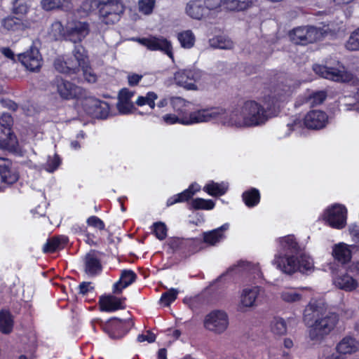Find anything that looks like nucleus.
Segmentation results:
<instances>
[{
    "instance_id": "obj_53",
    "label": "nucleus",
    "mask_w": 359,
    "mask_h": 359,
    "mask_svg": "<svg viewBox=\"0 0 359 359\" xmlns=\"http://www.w3.org/2000/svg\"><path fill=\"white\" fill-rule=\"evenodd\" d=\"M155 3L156 0H140L139 10L142 13L149 15L152 13Z\"/></svg>"
},
{
    "instance_id": "obj_59",
    "label": "nucleus",
    "mask_w": 359,
    "mask_h": 359,
    "mask_svg": "<svg viewBox=\"0 0 359 359\" xmlns=\"http://www.w3.org/2000/svg\"><path fill=\"white\" fill-rule=\"evenodd\" d=\"M134 95L135 91L130 90L127 88H123L118 92V101L131 102V99Z\"/></svg>"
},
{
    "instance_id": "obj_60",
    "label": "nucleus",
    "mask_w": 359,
    "mask_h": 359,
    "mask_svg": "<svg viewBox=\"0 0 359 359\" xmlns=\"http://www.w3.org/2000/svg\"><path fill=\"white\" fill-rule=\"evenodd\" d=\"M83 71V76L85 79L89 83H95L97 81V76L92 71V69L89 67L88 64H86V67L81 68Z\"/></svg>"
},
{
    "instance_id": "obj_42",
    "label": "nucleus",
    "mask_w": 359,
    "mask_h": 359,
    "mask_svg": "<svg viewBox=\"0 0 359 359\" xmlns=\"http://www.w3.org/2000/svg\"><path fill=\"white\" fill-rule=\"evenodd\" d=\"M29 0H14L12 4V13L17 15H25L29 10Z\"/></svg>"
},
{
    "instance_id": "obj_19",
    "label": "nucleus",
    "mask_w": 359,
    "mask_h": 359,
    "mask_svg": "<svg viewBox=\"0 0 359 359\" xmlns=\"http://www.w3.org/2000/svg\"><path fill=\"white\" fill-rule=\"evenodd\" d=\"M327 122V114L321 110H311L304 118V126L312 130L322 129L326 126Z\"/></svg>"
},
{
    "instance_id": "obj_54",
    "label": "nucleus",
    "mask_w": 359,
    "mask_h": 359,
    "mask_svg": "<svg viewBox=\"0 0 359 359\" xmlns=\"http://www.w3.org/2000/svg\"><path fill=\"white\" fill-rule=\"evenodd\" d=\"M82 50H84L82 46H76L73 51V57L76 58L79 63L81 65V68L86 67V64H88V59L86 55H85Z\"/></svg>"
},
{
    "instance_id": "obj_47",
    "label": "nucleus",
    "mask_w": 359,
    "mask_h": 359,
    "mask_svg": "<svg viewBox=\"0 0 359 359\" xmlns=\"http://www.w3.org/2000/svg\"><path fill=\"white\" fill-rule=\"evenodd\" d=\"M137 278V274L130 269H124L121 271L119 280L124 283L125 287H128L134 282Z\"/></svg>"
},
{
    "instance_id": "obj_56",
    "label": "nucleus",
    "mask_w": 359,
    "mask_h": 359,
    "mask_svg": "<svg viewBox=\"0 0 359 359\" xmlns=\"http://www.w3.org/2000/svg\"><path fill=\"white\" fill-rule=\"evenodd\" d=\"M202 2L211 14L212 12L220 11L223 0H202Z\"/></svg>"
},
{
    "instance_id": "obj_28",
    "label": "nucleus",
    "mask_w": 359,
    "mask_h": 359,
    "mask_svg": "<svg viewBox=\"0 0 359 359\" xmlns=\"http://www.w3.org/2000/svg\"><path fill=\"white\" fill-rule=\"evenodd\" d=\"M229 229V224L226 223L213 230L203 233V244L214 246L221 242L224 238V231Z\"/></svg>"
},
{
    "instance_id": "obj_2",
    "label": "nucleus",
    "mask_w": 359,
    "mask_h": 359,
    "mask_svg": "<svg viewBox=\"0 0 359 359\" xmlns=\"http://www.w3.org/2000/svg\"><path fill=\"white\" fill-rule=\"evenodd\" d=\"M262 102V104L255 100H247L244 102L241 114L245 126H262L276 115L279 109V98L276 95H266L263 97Z\"/></svg>"
},
{
    "instance_id": "obj_51",
    "label": "nucleus",
    "mask_w": 359,
    "mask_h": 359,
    "mask_svg": "<svg viewBox=\"0 0 359 359\" xmlns=\"http://www.w3.org/2000/svg\"><path fill=\"white\" fill-rule=\"evenodd\" d=\"M346 47L349 50H359V28L351 33L347 41Z\"/></svg>"
},
{
    "instance_id": "obj_17",
    "label": "nucleus",
    "mask_w": 359,
    "mask_h": 359,
    "mask_svg": "<svg viewBox=\"0 0 359 359\" xmlns=\"http://www.w3.org/2000/svg\"><path fill=\"white\" fill-rule=\"evenodd\" d=\"M138 41L150 50H160L173 59L171 42L163 37L151 36L147 38H140Z\"/></svg>"
},
{
    "instance_id": "obj_4",
    "label": "nucleus",
    "mask_w": 359,
    "mask_h": 359,
    "mask_svg": "<svg viewBox=\"0 0 359 359\" xmlns=\"http://www.w3.org/2000/svg\"><path fill=\"white\" fill-rule=\"evenodd\" d=\"M95 323L110 339L115 340L123 338L135 325L130 318L122 320L116 317H112L105 322L100 318L93 320L94 329Z\"/></svg>"
},
{
    "instance_id": "obj_64",
    "label": "nucleus",
    "mask_w": 359,
    "mask_h": 359,
    "mask_svg": "<svg viewBox=\"0 0 359 359\" xmlns=\"http://www.w3.org/2000/svg\"><path fill=\"white\" fill-rule=\"evenodd\" d=\"M143 76L141 74L133 73L128 76V85L131 87L136 86L142 80Z\"/></svg>"
},
{
    "instance_id": "obj_36",
    "label": "nucleus",
    "mask_w": 359,
    "mask_h": 359,
    "mask_svg": "<svg viewBox=\"0 0 359 359\" xmlns=\"http://www.w3.org/2000/svg\"><path fill=\"white\" fill-rule=\"evenodd\" d=\"M13 328V318L8 310L0 311V332L3 334H10Z\"/></svg>"
},
{
    "instance_id": "obj_61",
    "label": "nucleus",
    "mask_w": 359,
    "mask_h": 359,
    "mask_svg": "<svg viewBox=\"0 0 359 359\" xmlns=\"http://www.w3.org/2000/svg\"><path fill=\"white\" fill-rule=\"evenodd\" d=\"M156 335L150 331L147 332V334H141L137 336V340L138 342L148 341L152 343L156 341Z\"/></svg>"
},
{
    "instance_id": "obj_15",
    "label": "nucleus",
    "mask_w": 359,
    "mask_h": 359,
    "mask_svg": "<svg viewBox=\"0 0 359 359\" xmlns=\"http://www.w3.org/2000/svg\"><path fill=\"white\" fill-rule=\"evenodd\" d=\"M54 85L57 88L58 94L64 100L79 99L82 96L83 89L81 87L60 76H56Z\"/></svg>"
},
{
    "instance_id": "obj_50",
    "label": "nucleus",
    "mask_w": 359,
    "mask_h": 359,
    "mask_svg": "<svg viewBox=\"0 0 359 359\" xmlns=\"http://www.w3.org/2000/svg\"><path fill=\"white\" fill-rule=\"evenodd\" d=\"M65 63L68 70L67 74H76L81 68V63L72 55L65 60Z\"/></svg>"
},
{
    "instance_id": "obj_20",
    "label": "nucleus",
    "mask_w": 359,
    "mask_h": 359,
    "mask_svg": "<svg viewBox=\"0 0 359 359\" xmlns=\"http://www.w3.org/2000/svg\"><path fill=\"white\" fill-rule=\"evenodd\" d=\"M83 262V271L88 276L93 277L102 272V262L95 250H90L84 256Z\"/></svg>"
},
{
    "instance_id": "obj_49",
    "label": "nucleus",
    "mask_w": 359,
    "mask_h": 359,
    "mask_svg": "<svg viewBox=\"0 0 359 359\" xmlns=\"http://www.w3.org/2000/svg\"><path fill=\"white\" fill-rule=\"evenodd\" d=\"M271 331L275 334L283 335L287 332L286 323L283 318H276L273 325H271Z\"/></svg>"
},
{
    "instance_id": "obj_11",
    "label": "nucleus",
    "mask_w": 359,
    "mask_h": 359,
    "mask_svg": "<svg viewBox=\"0 0 359 359\" xmlns=\"http://www.w3.org/2000/svg\"><path fill=\"white\" fill-rule=\"evenodd\" d=\"M82 108L88 115L95 118L105 119L110 112L109 103L95 97L85 98L82 102Z\"/></svg>"
},
{
    "instance_id": "obj_26",
    "label": "nucleus",
    "mask_w": 359,
    "mask_h": 359,
    "mask_svg": "<svg viewBox=\"0 0 359 359\" xmlns=\"http://www.w3.org/2000/svg\"><path fill=\"white\" fill-rule=\"evenodd\" d=\"M185 9L187 14L195 20H202L210 15L202 0H190Z\"/></svg>"
},
{
    "instance_id": "obj_41",
    "label": "nucleus",
    "mask_w": 359,
    "mask_h": 359,
    "mask_svg": "<svg viewBox=\"0 0 359 359\" xmlns=\"http://www.w3.org/2000/svg\"><path fill=\"white\" fill-rule=\"evenodd\" d=\"M178 290L175 288H170L163 292L159 299V304L163 307L170 306L177 298Z\"/></svg>"
},
{
    "instance_id": "obj_7",
    "label": "nucleus",
    "mask_w": 359,
    "mask_h": 359,
    "mask_svg": "<svg viewBox=\"0 0 359 359\" xmlns=\"http://www.w3.org/2000/svg\"><path fill=\"white\" fill-rule=\"evenodd\" d=\"M278 266L287 274L292 275L296 271L306 273L313 270V261L309 256L302 254L299 257L287 256L277 259Z\"/></svg>"
},
{
    "instance_id": "obj_37",
    "label": "nucleus",
    "mask_w": 359,
    "mask_h": 359,
    "mask_svg": "<svg viewBox=\"0 0 359 359\" xmlns=\"http://www.w3.org/2000/svg\"><path fill=\"white\" fill-rule=\"evenodd\" d=\"M215 206V203L214 201L211 199H205L203 198H196L192 199L190 203H189V210H211L214 209Z\"/></svg>"
},
{
    "instance_id": "obj_18",
    "label": "nucleus",
    "mask_w": 359,
    "mask_h": 359,
    "mask_svg": "<svg viewBox=\"0 0 359 359\" xmlns=\"http://www.w3.org/2000/svg\"><path fill=\"white\" fill-rule=\"evenodd\" d=\"M353 251L359 252V245H348L341 242L332 246V256L337 263L346 265L351 262Z\"/></svg>"
},
{
    "instance_id": "obj_13",
    "label": "nucleus",
    "mask_w": 359,
    "mask_h": 359,
    "mask_svg": "<svg viewBox=\"0 0 359 359\" xmlns=\"http://www.w3.org/2000/svg\"><path fill=\"white\" fill-rule=\"evenodd\" d=\"M18 60L29 72H39L43 62L42 55L39 50L34 45L26 51L17 55Z\"/></svg>"
},
{
    "instance_id": "obj_39",
    "label": "nucleus",
    "mask_w": 359,
    "mask_h": 359,
    "mask_svg": "<svg viewBox=\"0 0 359 359\" xmlns=\"http://www.w3.org/2000/svg\"><path fill=\"white\" fill-rule=\"evenodd\" d=\"M177 39L184 48L189 49L194 46L196 37L190 29L180 32L177 34Z\"/></svg>"
},
{
    "instance_id": "obj_24",
    "label": "nucleus",
    "mask_w": 359,
    "mask_h": 359,
    "mask_svg": "<svg viewBox=\"0 0 359 359\" xmlns=\"http://www.w3.org/2000/svg\"><path fill=\"white\" fill-rule=\"evenodd\" d=\"M200 191V187L196 183L191 184L187 189L182 191L181 193L175 194L169 197L166 201V205L168 207L172 206L176 203L187 202L190 203L193 196Z\"/></svg>"
},
{
    "instance_id": "obj_40",
    "label": "nucleus",
    "mask_w": 359,
    "mask_h": 359,
    "mask_svg": "<svg viewBox=\"0 0 359 359\" xmlns=\"http://www.w3.org/2000/svg\"><path fill=\"white\" fill-rule=\"evenodd\" d=\"M158 99V95L154 91H149L145 96L140 95L137 97L135 104L138 107L148 105L151 109L156 106L155 101Z\"/></svg>"
},
{
    "instance_id": "obj_57",
    "label": "nucleus",
    "mask_w": 359,
    "mask_h": 359,
    "mask_svg": "<svg viewBox=\"0 0 359 359\" xmlns=\"http://www.w3.org/2000/svg\"><path fill=\"white\" fill-rule=\"evenodd\" d=\"M95 292V287L92 286L90 282L83 281L78 286V293L83 296L87 295L88 293H93Z\"/></svg>"
},
{
    "instance_id": "obj_31",
    "label": "nucleus",
    "mask_w": 359,
    "mask_h": 359,
    "mask_svg": "<svg viewBox=\"0 0 359 359\" xmlns=\"http://www.w3.org/2000/svg\"><path fill=\"white\" fill-rule=\"evenodd\" d=\"M2 26L6 30L13 32H21L29 27L27 21L13 15L5 18L2 21Z\"/></svg>"
},
{
    "instance_id": "obj_8",
    "label": "nucleus",
    "mask_w": 359,
    "mask_h": 359,
    "mask_svg": "<svg viewBox=\"0 0 359 359\" xmlns=\"http://www.w3.org/2000/svg\"><path fill=\"white\" fill-rule=\"evenodd\" d=\"M95 1L100 18L106 25H113L118 22L125 11V6L120 0Z\"/></svg>"
},
{
    "instance_id": "obj_45",
    "label": "nucleus",
    "mask_w": 359,
    "mask_h": 359,
    "mask_svg": "<svg viewBox=\"0 0 359 359\" xmlns=\"http://www.w3.org/2000/svg\"><path fill=\"white\" fill-rule=\"evenodd\" d=\"M211 46L219 49H230L233 47L232 41L226 39L222 36H219L210 40Z\"/></svg>"
},
{
    "instance_id": "obj_27",
    "label": "nucleus",
    "mask_w": 359,
    "mask_h": 359,
    "mask_svg": "<svg viewBox=\"0 0 359 359\" xmlns=\"http://www.w3.org/2000/svg\"><path fill=\"white\" fill-rule=\"evenodd\" d=\"M346 271L344 273H337L333 276V284L339 289L346 292H351L358 287V281Z\"/></svg>"
},
{
    "instance_id": "obj_14",
    "label": "nucleus",
    "mask_w": 359,
    "mask_h": 359,
    "mask_svg": "<svg viewBox=\"0 0 359 359\" xmlns=\"http://www.w3.org/2000/svg\"><path fill=\"white\" fill-rule=\"evenodd\" d=\"M126 297H118L112 293L100 296L98 301L99 310L101 312L112 313L126 308Z\"/></svg>"
},
{
    "instance_id": "obj_58",
    "label": "nucleus",
    "mask_w": 359,
    "mask_h": 359,
    "mask_svg": "<svg viewBox=\"0 0 359 359\" xmlns=\"http://www.w3.org/2000/svg\"><path fill=\"white\" fill-rule=\"evenodd\" d=\"M84 241L90 246H98L102 243V239L87 230L84 234Z\"/></svg>"
},
{
    "instance_id": "obj_16",
    "label": "nucleus",
    "mask_w": 359,
    "mask_h": 359,
    "mask_svg": "<svg viewBox=\"0 0 359 359\" xmlns=\"http://www.w3.org/2000/svg\"><path fill=\"white\" fill-rule=\"evenodd\" d=\"M201 77V73L196 69H182L177 72L174 75V80L175 83L184 87L187 90H196L197 86L196 85Z\"/></svg>"
},
{
    "instance_id": "obj_52",
    "label": "nucleus",
    "mask_w": 359,
    "mask_h": 359,
    "mask_svg": "<svg viewBox=\"0 0 359 359\" xmlns=\"http://www.w3.org/2000/svg\"><path fill=\"white\" fill-rule=\"evenodd\" d=\"M116 108L121 114H130L135 109L133 102L118 101Z\"/></svg>"
},
{
    "instance_id": "obj_21",
    "label": "nucleus",
    "mask_w": 359,
    "mask_h": 359,
    "mask_svg": "<svg viewBox=\"0 0 359 359\" xmlns=\"http://www.w3.org/2000/svg\"><path fill=\"white\" fill-rule=\"evenodd\" d=\"M279 243L281 250L284 252L283 255L276 256V262L277 259L280 257L294 256L297 257L301 251V248L294 235H287L286 236L280 238Z\"/></svg>"
},
{
    "instance_id": "obj_35",
    "label": "nucleus",
    "mask_w": 359,
    "mask_h": 359,
    "mask_svg": "<svg viewBox=\"0 0 359 359\" xmlns=\"http://www.w3.org/2000/svg\"><path fill=\"white\" fill-rule=\"evenodd\" d=\"M327 98V93L324 90L311 91L303 97V102L313 107L322 104Z\"/></svg>"
},
{
    "instance_id": "obj_6",
    "label": "nucleus",
    "mask_w": 359,
    "mask_h": 359,
    "mask_svg": "<svg viewBox=\"0 0 359 359\" xmlns=\"http://www.w3.org/2000/svg\"><path fill=\"white\" fill-rule=\"evenodd\" d=\"M313 70L316 74L326 79L337 82L351 83L355 90V96L359 99V78L355 76L352 73L318 64H315L313 66Z\"/></svg>"
},
{
    "instance_id": "obj_12",
    "label": "nucleus",
    "mask_w": 359,
    "mask_h": 359,
    "mask_svg": "<svg viewBox=\"0 0 359 359\" xmlns=\"http://www.w3.org/2000/svg\"><path fill=\"white\" fill-rule=\"evenodd\" d=\"M203 325L206 330L217 334H221L228 327V315L223 311H212L205 316Z\"/></svg>"
},
{
    "instance_id": "obj_9",
    "label": "nucleus",
    "mask_w": 359,
    "mask_h": 359,
    "mask_svg": "<svg viewBox=\"0 0 359 359\" xmlns=\"http://www.w3.org/2000/svg\"><path fill=\"white\" fill-rule=\"evenodd\" d=\"M290 40L295 44L306 46L319 40L322 36L320 29L314 26H300L289 32Z\"/></svg>"
},
{
    "instance_id": "obj_34",
    "label": "nucleus",
    "mask_w": 359,
    "mask_h": 359,
    "mask_svg": "<svg viewBox=\"0 0 359 359\" xmlns=\"http://www.w3.org/2000/svg\"><path fill=\"white\" fill-rule=\"evenodd\" d=\"M242 199L247 207L253 208L260 202V192L256 188H250L242 194Z\"/></svg>"
},
{
    "instance_id": "obj_1",
    "label": "nucleus",
    "mask_w": 359,
    "mask_h": 359,
    "mask_svg": "<svg viewBox=\"0 0 359 359\" xmlns=\"http://www.w3.org/2000/svg\"><path fill=\"white\" fill-rule=\"evenodd\" d=\"M304 321L309 326V337L312 341L320 343L335 328L339 316L326 309L316 301L310 302L304 311Z\"/></svg>"
},
{
    "instance_id": "obj_25",
    "label": "nucleus",
    "mask_w": 359,
    "mask_h": 359,
    "mask_svg": "<svg viewBox=\"0 0 359 359\" xmlns=\"http://www.w3.org/2000/svg\"><path fill=\"white\" fill-rule=\"evenodd\" d=\"M12 162L0 157V176L1 181L8 184H13L19 180V174L11 168Z\"/></svg>"
},
{
    "instance_id": "obj_22",
    "label": "nucleus",
    "mask_w": 359,
    "mask_h": 359,
    "mask_svg": "<svg viewBox=\"0 0 359 359\" xmlns=\"http://www.w3.org/2000/svg\"><path fill=\"white\" fill-rule=\"evenodd\" d=\"M69 243V238L65 235H56L48 238L42 248L45 254H53L64 250Z\"/></svg>"
},
{
    "instance_id": "obj_63",
    "label": "nucleus",
    "mask_w": 359,
    "mask_h": 359,
    "mask_svg": "<svg viewBox=\"0 0 359 359\" xmlns=\"http://www.w3.org/2000/svg\"><path fill=\"white\" fill-rule=\"evenodd\" d=\"M349 234L355 241H359V224L357 223L351 224L348 226Z\"/></svg>"
},
{
    "instance_id": "obj_3",
    "label": "nucleus",
    "mask_w": 359,
    "mask_h": 359,
    "mask_svg": "<svg viewBox=\"0 0 359 359\" xmlns=\"http://www.w3.org/2000/svg\"><path fill=\"white\" fill-rule=\"evenodd\" d=\"M170 104L177 115L189 119L191 124L209 121L219 114L215 111L210 112L208 109H200L190 112L189 109L190 102L180 97H171Z\"/></svg>"
},
{
    "instance_id": "obj_44",
    "label": "nucleus",
    "mask_w": 359,
    "mask_h": 359,
    "mask_svg": "<svg viewBox=\"0 0 359 359\" xmlns=\"http://www.w3.org/2000/svg\"><path fill=\"white\" fill-rule=\"evenodd\" d=\"M151 231L156 238L160 241H163L167 237L168 229L165 223L162 222H154Z\"/></svg>"
},
{
    "instance_id": "obj_29",
    "label": "nucleus",
    "mask_w": 359,
    "mask_h": 359,
    "mask_svg": "<svg viewBox=\"0 0 359 359\" xmlns=\"http://www.w3.org/2000/svg\"><path fill=\"white\" fill-rule=\"evenodd\" d=\"M13 119L11 114L8 113L3 114L0 117V142L5 144H8V141L11 140L13 135L12 132V126Z\"/></svg>"
},
{
    "instance_id": "obj_43",
    "label": "nucleus",
    "mask_w": 359,
    "mask_h": 359,
    "mask_svg": "<svg viewBox=\"0 0 359 359\" xmlns=\"http://www.w3.org/2000/svg\"><path fill=\"white\" fill-rule=\"evenodd\" d=\"M163 121L167 125L181 124L184 126L191 125V121L185 117H180L176 114H166L162 117Z\"/></svg>"
},
{
    "instance_id": "obj_48",
    "label": "nucleus",
    "mask_w": 359,
    "mask_h": 359,
    "mask_svg": "<svg viewBox=\"0 0 359 359\" xmlns=\"http://www.w3.org/2000/svg\"><path fill=\"white\" fill-rule=\"evenodd\" d=\"M86 224L88 226L100 231L106 229V226L104 221L95 215H92L88 217L86 219Z\"/></svg>"
},
{
    "instance_id": "obj_10",
    "label": "nucleus",
    "mask_w": 359,
    "mask_h": 359,
    "mask_svg": "<svg viewBox=\"0 0 359 359\" xmlns=\"http://www.w3.org/2000/svg\"><path fill=\"white\" fill-rule=\"evenodd\" d=\"M347 209L342 205L327 208L323 214V220L332 228L342 229L346 226Z\"/></svg>"
},
{
    "instance_id": "obj_5",
    "label": "nucleus",
    "mask_w": 359,
    "mask_h": 359,
    "mask_svg": "<svg viewBox=\"0 0 359 359\" xmlns=\"http://www.w3.org/2000/svg\"><path fill=\"white\" fill-rule=\"evenodd\" d=\"M169 252L178 255L181 258H188L201 251L204 247L200 238H183L174 237L168 241Z\"/></svg>"
},
{
    "instance_id": "obj_32",
    "label": "nucleus",
    "mask_w": 359,
    "mask_h": 359,
    "mask_svg": "<svg viewBox=\"0 0 359 359\" xmlns=\"http://www.w3.org/2000/svg\"><path fill=\"white\" fill-rule=\"evenodd\" d=\"M259 287L254 286L243 290L241 294L240 308L252 307L255 305V302L259 294Z\"/></svg>"
},
{
    "instance_id": "obj_38",
    "label": "nucleus",
    "mask_w": 359,
    "mask_h": 359,
    "mask_svg": "<svg viewBox=\"0 0 359 359\" xmlns=\"http://www.w3.org/2000/svg\"><path fill=\"white\" fill-rule=\"evenodd\" d=\"M41 6L46 11L67 10L71 6V0H41Z\"/></svg>"
},
{
    "instance_id": "obj_55",
    "label": "nucleus",
    "mask_w": 359,
    "mask_h": 359,
    "mask_svg": "<svg viewBox=\"0 0 359 359\" xmlns=\"http://www.w3.org/2000/svg\"><path fill=\"white\" fill-rule=\"evenodd\" d=\"M281 299L288 303H293L299 301L302 299V294L292 291H285L280 294Z\"/></svg>"
},
{
    "instance_id": "obj_23",
    "label": "nucleus",
    "mask_w": 359,
    "mask_h": 359,
    "mask_svg": "<svg viewBox=\"0 0 359 359\" xmlns=\"http://www.w3.org/2000/svg\"><path fill=\"white\" fill-rule=\"evenodd\" d=\"M88 23L77 21L67 28L66 36L74 43L81 42L88 34Z\"/></svg>"
},
{
    "instance_id": "obj_33",
    "label": "nucleus",
    "mask_w": 359,
    "mask_h": 359,
    "mask_svg": "<svg viewBox=\"0 0 359 359\" xmlns=\"http://www.w3.org/2000/svg\"><path fill=\"white\" fill-rule=\"evenodd\" d=\"M203 190L211 196L219 197L227 192L228 186L223 182L218 183L210 180L203 187Z\"/></svg>"
},
{
    "instance_id": "obj_30",
    "label": "nucleus",
    "mask_w": 359,
    "mask_h": 359,
    "mask_svg": "<svg viewBox=\"0 0 359 359\" xmlns=\"http://www.w3.org/2000/svg\"><path fill=\"white\" fill-rule=\"evenodd\" d=\"M359 349V342L352 337H344L337 345L336 350L341 355L353 354Z\"/></svg>"
},
{
    "instance_id": "obj_46",
    "label": "nucleus",
    "mask_w": 359,
    "mask_h": 359,
    "mask_svg": "<svg viewBox=\"0 0 359 359\" xmlns=\"http://www.w3.org/2000/svg\"><path fill=\"white\" fill-rule=\"evenodd\" d=\"M62 163V159L60 156L55 154L53 157H49L44 165V169L48 172H54Z\"/></svg>"
},
{
    "instance_id": "obj_62",
    "label": "nucleus",
    "mask_w": 359,
    "mask_h": 359,
    "mask_svg": "<svg viewBox=\"0 0 359 359\" xmlns=\"http://www.w3.org/2000/svg\"><path fill=\"white\" fill-rule=\"evenodd\" d=\"M54 67L57 72L67 74L68 70L66 68L65 60L60 58L56 59L54 62Z\"/></svg>"
}]
</instances>
